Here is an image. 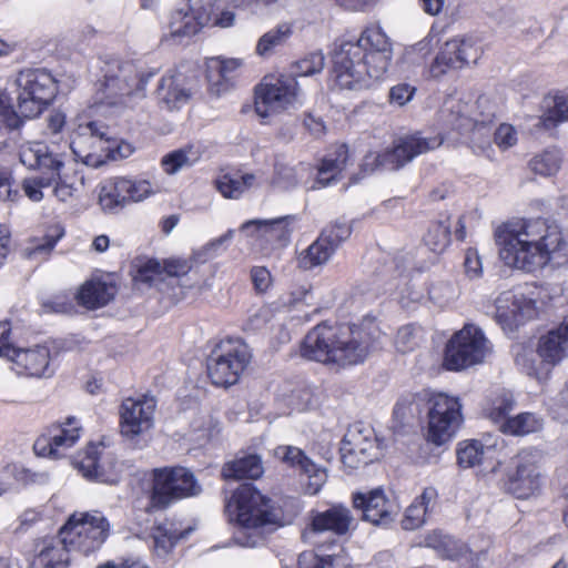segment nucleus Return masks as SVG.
<instances>
[{"label":"nucleus","instance_id":"30","mask_svg":"<svg viewBox=\"0 0 568 568\" xmlns=\"http://www.w3.org/2000/svg\"><path fill=\"white\" fill-rule=\"evenodd\" d=\"M355 526V519L348 507L343 504H333L327 509L316 511L312 516L311 531L303 535L308 538L310 534L329 531L337 536L349 532Z\"/></svg>","mask_w":568,"mask_h":568},{"label":"nucleus","instance_id":"7","mask_svg":"<svg viewBox=\"0 0 568 568\" xmlns=\"http://www.w3.org/2000/svg\"><path fill=\"white\" fill-rule=\"evenodd\" d=\"M226 511L240 527L234 534V542L241 547L254 548L264 540L268 529L278 525L271 500L251 484L241 485L226 503Z\"/></svg>","mask_w":568,"mask_h":568},{"label":"nucleus","instance_id":"34","mask_svg":"<svg viewBox=\"0 0 568 568\" xmlns=\"http://www.w3.org/2000/svg\"><path fill=\"white\" fill-rule=\"evenodd\" d=\"M115 294L116 287L113 283L93 278L81 285L75 298L85 308L97 310L109 304Z\"/></svg>","mask_w":568,"mask_h":568},{"label":"nucleus","instance_id":"17","mask_svg":"<svg viewBox=\"0 0 568 568\" xmlns=\"http://www.w3.org/2000/svg\"><path fill=\"white\" fill-rule=\"evenodd\" d=\"M108 128L92 121L87 114H79L72 121L70 149L77 161L85 165L98 166L108 143Z\"/></svg>","mask_w":568,"mask_h":568},{"label":"nucleus","instance_id":"3","mask_svg":"<svg viewBox=\"0 0 568 568\" xmlns=\"http://www.w3.org/2000/svg\"><path fill=\"white\" fill-rule=\"evenodd\" d=\"M393 44L379 24L367 26L356 41H342L333 55V79L341 89L359 90L384 79Z\"/></svg>","mask_w":568,"mask_h":568},{"label":"nucleus","instance_id":"45","mask_svg":"<svg viewBox=\"0 0 568 568\" xmlns=\"http://www.w3.org/2000/svg\"><path fill=\"white\" fill-rule=\"evenodd\" d=\"M544 427V419L536 413L524 412L503 423L501 433L510 436H527L538 433Z\"/></svg>","mask_w":568,"mask_h":568},{"label":"nucleus","instance_id":"12","mask_svg":"<svg viewBox=\"0 0 568 568\" xmlns=\"http://www.w3.org/2000/svg\"><path fill=\"white\" fill-rule=\"evenodd\" d=\"M151 480L148 510L166 508L178 500L197 496L202 490L194 474L182 466L155 468Z\"/></svg>","mask_w":568,"mask_h":568},{"label":"nucleus","instance_id":"58","mask_svg":"<svg viewBox=\"0 0 568 568\" xmlns=\"http://www.w3.org/2000/svg\"><path fill=\"white\" fill-rule=\"evenodd\" d=\"M134 280L150 285L163 281L162 263L158 260L145 261L139 266Z\"/></svg>","mask_w":568,"mask_h":568},{"label":"nucleus","instance_id":"63","mask_svg":"<svg viewBox=\"0 0 568 568\" xmlns=\"http://www.w3.org/2000/svg\"><path fill=\"white\" fill-rule=\"evenodd\" d=\"M134 151L131 143L120 140H111L108 135V143L103 149V153L111 156L113 160L129 158Z\"/></svg>","mask_w":568,"mask_h":568},{"label":"nucleus","instance_id":"53","mask_svg":"<svg viewBox=\"0 0 568 568\" xmlns=\"http://www.w3.org/2000/svg\"><path fill=\"white\" fill-rule=\"evenodd\" d=\"M300 568H351L346 556H321L315 551H304L298 556Z\"/></svg>","mask_w":568,"mask_h":568},{"label":"nucleus","instance_id":"42","mask_svg":"<svg viewBox=\"0 0 568 568\" xmlns=\"http://www.w3.org/2000/svg\"><path fill=\"white\" fill-rule=\"evenodd\" d=\"M201 154L202 152L199 145L187 144L163 155L160 164L166 174L173 175L182 169L195 164L200 160Z\"/></svg>","mask_w":568,"mask_h":568},{"label":"nucleus","instance_id":"33","mask_svg":"<svg viewBox=\"0 0 568 568\" xmlns=\"http://www.w3.org/2000/svg\"><path fill=\"white\" fill-rule=\"evenodd\" d=\"M498 446V438L485 435L480 439L463 440L457 446V463L462 468H473L491 458Z\"/></svg>","mask_w":568,"mask_h":568},{"label":"nucleus","instance_id":"19","mask_svg":"<svg viewBox=\"0 0 568 568\" xmlns=\"http://www.w3.org/2000/svg\"><path fill=\"white\" fill-rule=\"evenodd\" d=\"M82 424L69 416L64 420L48 427L45 433L37 438L33 448L38 456L59 459L65 457L82 436Z\"/></svg>","mask_w":568,"mask_h":568},{"label":"nucleus","instance_id":"26","mask_svg":"<svg viewBox=\"0 0 568 568\" xmlns=\"http://www.w3.org/2000/svg\"><path fill=\"white\" fill-rule=\"evenodd\" d=\"M274 457L287 465L298 469L306 476L305 491L308 495H316L327 480L324 468L317 466L305 453L295 446L281 445L274 449Z\"/></svg>","mask_w":568,"mask_h":568},{"label":"nucleus","instance_id":"56","mask_svg":"<svg viewBox=\"0 0 568 568\" xmlns=\"http://www.w3.org/2000/svg\"><path fill=\"white\" fill-rule=\"evenodd\" d=\"M52 186L49 174L27 178L22 181L21 187L24 195L32 202H40L43 199V189Z\"/></svg>","mask_w":568,"mask_h":568},{"label":"nucleus","instance_id":"59","mask_svg":"<svg viewBox=\"0 0 568 568\" xmlns=\"http://www.w3.org/2000/svg\"><path fill=\"white\" fill-rule=\"evenodd\" d=\"M457 296L456 287L449 282H438L428 290V297L435 304L444 306Z\"/></svg>","mask_w":568,"mask_h":568},{"label":"nucleus","instance_id":"54","mask_svg":"<svg viewBox=\"0 0 568 568\" xmlns=\"http://www.w3.org/2000/svg\"><path fill=\"white\" fill-rule=\"evenodd\" d=\"M425 245L434 253H443L450 243V225L447 222L433 223L424 236Z\"/></svg>","mask_w":568,"mask_h":568},{"label":"nucleus","instance_id":"22","mask_svg":"<svg viewBox=\"0 0 568 568\" xmlns=\"http://www.w3.org/2000/svg\"><path fill=\"white\" fill-rule=\"evenodd\" d=\"M341 457L348 468L368 465L377 458V443L372 429L351 427L341 444Z\"/></svg>","mask_w":568,"mask_h":568},{"label":"nucleus","instance_id":"41","mask_svg":"<svg viewBox=\"0 0 568 568\" xmlns=\"http://www.w3.org/2000/svg\"><path fill=\"white\" fill-rule=\"evenodd\" d=\"M332 247L326 235H318L307 248L300 253L297 257L298 267L305 271L322 267L335 254Z\"/></svg>","mask_w":568,"mask_h":568},{"label":"nucleus","instance_id":"62","mask_svg":"<svg viewBox=\"0 0 568 568\" xmlns=\"http://www.w3.org/2000/svg\"><path fill=\"white\" fill-rule=\"evenodd\" d=\"M465 274L469 280H478L483 276V262L475 248H468L464 258Z\"/></svg>","mask_w":568,"mask_h":568},{"label":"nucleus","instance_id":"28","mask_svg":"<svg viewBox=\"0 0 568 568\" xmlns=\"http://www.w3.org/2000/svg\"><path fill=\"white\" fill-rule=\"evenodd\" d=\"M243 65L239 58L213 57L206 61L207 91L213 97H221L230 92Z\"/></svg>","mask_w":568,"mask_h":568},{"label":"nucleus","instance_id":"47","mask_svg":"<svg viewBox=\"0 0 568 568\" xmlns=\"http://www.w3.org/2000/svg\"><path fill=\"white\" fill-rule=\"evenodd\" d=\"M98 202L103 212L113 213L126 205L120 178L103 181L98 187Z\"/></svg>","mask_w":568,"mask_h":568},{"label":"nucleus","instance_id":"50","mask_svg":"<svg viewBox=\"0 0 568 568\" xmlns=\"http://www.w3.org/2000/svg\"><path fill=\"white\" fill-rule=\"evenodd\" d=\"M120 182L125 203L141 202L159 192L158 186L145 179L120 176Z\"/></svg>","mask_w":568,"mask_h":568},{"label":"nucleus","instance_id":"61","mask_svg":"<svg viewBox=\"0 0 568 568\" xmlns=\"http://www.w3.org/2000/svg\"><path fill=\"white\" fill-rule=\"evenodd\" d=\"M494 141L500 150H508L518 142L517 131L511 124L503 123L495 131Z\"/></svg>","mask_w":568,"mask_h":568},{"label":"nucleus","instance_id":"23","mask_svg":"<svg viewBox=\"0 0 568 568\" xmlns=\"http://www.w3.org/2000/svg\"><path fill=\"white\" fill-rule=\"evenodd\" d=\"M353 505L362 510L363 519L374 525H388L400 511L397 499L387 496L382 488L353 495Z\"/></svg>","mask_w":568,"mask_h":568},{"label":"nucleus","instance_id":"39","mask_svg":"<svg viewBox=\"0 0 568 568\" xmlns=\"http://www.w3.org/2000/svg\"><path fill=\"white\" fill-rule=\"evenodd\" d=\"M437 497L438 493L434 487H426L407 507L402 521L403 528L413 530L422 526L425 523L427 513L433 509Z\"/></svg>","mask_w":568,"mask_h":568},{"label":"nucleus","instance_id":"5","mask_svg":"<svg viewBox=\"0 0 568 568\" xmlns=\"http://www.w3.org/2000/svg\"><path fill=\"white\" fill-rule=\"evenodd\" d=\"M17 88V108L8 93H0V123L9 131L19 130L26 120L38 118L57 98L59 81L45 68H26L13 79Z\"/></svg>","mask_w":568,"mask_h":568},{"label":"nucleus","instance_id":"20","mask_svg":"<svg viewBox=\"0 0 568 568\" xmlns=\"http://www.w3.org/2000/svg\"><path fill=\"white\" fill-rule=\"evenodd\" d=\"M156 400L153 396L141 395L123 399L120 408V433L128 439H134L148 433L154 426Z\"/></svg>","mask_w":568,"mask_h":568},{"label":"nucleus","instance_id":"64","mask_svg":"<svg viewBox=\"0 0 568 568\" xmlns=\"http://www.w3.org/2000/svg\"><path fill=\"white\" fill-rule=\"evenodd\" d=\"M416 93V88L408 83L394 85L389 91V101L398 106L407 104Z\"/></svg>","mask_w":568,"mask_h":568},{"label":"nucleus","instance_id":"2","mask_svg":"<svg viewBox=\"0 0 568 568\" xmlns=\"http://www.w3.org/2000/svg\"><path fill=\"white\" fill-rule=\"evenodd\" d=\"M500 260L509 267L532 273L567 257V244L557 226L545 221L515 220L495 232Z\"/></svg>","mask_w":568,"mask_h":568},{"label":"nucleus","instance_id":"4","mask_svg":"<svg viewBox=\"0 0 568 568\" xmlns=\"http://www.w3.org/2000/svg\"><path fill=\"white\" fill-rule=\"evenodd\" d=\"M381 335L382 332L374 321H364L358 325L323 323L307 333L301 354L325 365H357L379 346Z\"/></svg>","mask_w":568,"mask_h":568},{"label":"nucleus","instance_id":"32","mask_svg":"<svg viewBox=\"0 0 568 568\" xmlns=\"http://www.w3.org/2000/svg\"><path fill=\"white\" fill-rule=\"evenodd\" d=\"M348 148L345 144L335 146L320 162L316 178L310 189L326 187L336 183L348 164Z\"/></svg>","mask_w":568,"mask_h":568},{"label":"nucleus","instance_id":"13","mask_svg":"<svg viewBox=\"0 0 568 568\" xmlns=\"http://www.w3.org/2000/svg\"><path fill=\"white\" fill-rule=\"evenodd\" d=\"M110 534L108 519L98 510L75 511L59 529V536L69 550L90 555L105 542Z\"/></svg>","mask_w":568,"mask_h":568},{"label":"nucleus","instance_id":"35","mask_svg":"<svg viewBox=\"0 0 568 568\" xmlns=\"http://www.w3.org/2000/svg\"><path fill=\"white\" fill-rule=\"evenodd\" d=\"M103 450V445L90 444L77 456L73 464L84 478L103 483L108 481Z\"/></svg>","mask_w":568,"mask_h":568},{"label":"nucleus","instance_id":"49","mask_svg":"<svg viewBox=\"0 0 568 568\" xmlns=\"http://www.w3.org/2000/svg\"><path fill=\"white\" fill-rule=\"evenodd\" d=\"M293 33L292 27L282 23L264 33L257 41L256 53L260 57H270L274 51L283 47Z\"/></svg>","mask_w":568,"mask_h":568},{"label":"nucleus","instance_id":"11","mask_svg":"<svg viewBox=\"0 0 568 568\" xmlns=\"http://www.w3.org/2000/svg\"><path fill=\"white\" fill-rule=\"evenodd\" d=\"M252 359L248 345L241 338H224L206 358V372L212 384L220 387L235 385Z\"/></svg>","mask_w":568,"mask_h":568},{"label":"nucleus","instance_id":"60","mask_svg":"<svg viewBox=\"0 0 568 568\" xmlns=\"http://www.w3.org/2000/svg\"><path fill=\"white\" fill-rule=\"evenodd\" d=\"M73 308L72 300L65 294L54 295L41 304V310L45 314H69Z\"/></svg>","mask_w":568,"mask_h":568},{"label":"nucleus","instance_id":"43","mask_svg":"<svg viewBox=\"0 0 568 568\" xmlns=\"http://www.w3.org/2000/svg\"><path fill=\"white\" fill-rule=\"evenodd\" d=\"M564 163L562 152L557 148H547L529 160V169L541 178H551L559 173Z\"/></svg>","mask_w":568,"mask_h":568},{"label":"nucleus","instance_id":"36","mask_svg":"<svg viewBox=\"0 0 568 568\" xmlns=\"http://www.w3.org/2000/svg\"><path fill=\"white\" fill-rule=\"evenodd\" d=\"M424 545L434 549L438 556L446 559L459 560L462 558H469L473 560V556H475L476 560H479V557L483 555V551L474 554L465 545L440 531L428 534L424 539Z\"/></svg>","mask_w":568,"mask_h":568},{"label":"nucleus","instance_id":"6","mask_svg":"<svg viewBox=\"0 0 568 568\" xmlns=\"http://www.w3.org/2000/svg\"><path fill=\"white\" fill-rule=\"evenodd\" d=\"M102 79L94 84L89 109L109 114L130 106L144 97L150 75L140 71L135 63L112 59L101 68Z\"/></svg>","mask_w":568,"mask_h":568},{"label":"nucleus","instance_id":"37","mask_svg":"<svg viewBox=\"0 0 568 568\" xmlns=\"http://www.w3.org/2000/svg\"><path fill=\"white\" fill-rule=\"evenodd\" d=\"M313 174L310 163L301 162L297 165H288L276 162L272 185L280 190H292L298 185H307Z\"/></svg>","mask_w":568,"mask_h":568},{"label":"nucleus","instance_id":"15","mask_svg":"<svg viewBox=\"0 0 568 568\" xmlns=\"http://www.w3.org/2000/svg\"><path fill=\"white\" fill-rule=\"evenodd\" d=\"M462 409L459 397L446 393L434 394L428 400L427 440L436 446L452 440L464 422Z\"/></svg>","mask_w":568,"mask_h":568},{"label":"nucleus","instance_id":"44","mask_svg":"<svg viewBox=\"0 0 568 568\" xmlns=\"http://www.w3.org/2000/svg\"><path fill=\"white\" fill-rule=\"evenodd\" d=\"M263 474L261 458L256 455H247L229 462L223 466L222 475L225 479H255Z\"/></svg>","mask_w":568,"mask_h":568},{"label":"nucleus","instance_id":"14","mask_svg":"<svg viewBox=\"0 0 568 568\" xmlns=\"http://www.w3.org/2000/svg\"><path fill=\"white\" fill-rule=\"evenodd\" d=\"M493 354V345L476 325L467 324L456 332L445 347L443 365L458 372L483 364Z\"/></svg>","mask_w":568,"mask_h":568},{"label":"nucleus","instance_id":"16","mask_svg":"<svg viewBox=\"0 0 568 568\" xmlns=\"http://www.w3.org/2000/svg\"><path fill=\"white\" fill-rule=\"evenodd\" d=\"M11 326L0 322V356L12 363V369L21 376L43 377L49 371L51 354L47 344L16 347L9 342Z\"/></svg>","mask_w":568,"mask_h":568},{"label":"nucleus","instance_id":"46","mask_svg":"<svg viewBox=\"0 0 568 568\" xmlns=\"http://www.w3.org/2000/svg\"><path fill=\"white\" fill-rule=\"evenodd\" d=\"M544 113L539 121L540 125L550 130L558 123L568 121V95L557 94L554 97H546L542 102Z\"/></svg>","mask_w":568,"mask_h":568},{"label":"nucleus","instance_id":"18","mask_svg":"<svg viewBox=\"0 0 568 568\" xmlns=\"http://www.w3.org/2000/svg\"><path fill=\"white\" fill-rule=\"evenodd\" d=\"M540 455L534 449H521L510 459L506 488L515 497L527 499L537 495L542 486Z\"/></svg>","mask_w":568,"mask_h":568},{"label":"nucleus","instance_id":"31","mask_svg":"<svg viewBox=\"0 0 568 568\" xmlns=\"http://www.w3.org/2000/svg\"><path fill=\"white\" fill-rule=\"evenodd\" d=\"M69 549L58 537H43L34 542V556L31 568H68Z\"/></svg>","mask_w":568,"mask_h":568},{"label":"nucleus","instance_id":"10","mask_svg":"<svg viewBox=\"0 0 568 568\" xmlns=\"http://www.w3.org/2000/svg\"><path fill=\"white\" fill-rule=\"evenodd\" d=\"M18 155L26 168L49 174L53 194L59 201L68 202L75 195V174L67 170L63 154L54 152L43 142L30 141L19 146Z\"/></svg>","mask_w":568,"mask_h":568},{"label":"nucleus","instance_id":"52","mask_svg":"<svg viewBox=\"0 0 568 568\" xmlns=\"http://www.w3.org/2000/svg\"><path fill=\"white\" fill-rule=\"evenodd\" d=\"M254 174H223L216 181L217 190L224 197L236 199L254 184Z\"/></svg>","mask_w":568,"mask_h":568},{"label":"nucleus","instance_id":"38","mask_svg":"<svg viewBox=\"0 0 568 568\" xmlns=\"http://www.w3.org/2000/svg\"><path fill=\"white\" fill-rule=\"evenodd\" d=\"M516 399L513 392L501 388L491 393L483 405L484 415L494 424L498 425L501 432L504 422L510 418L508 415L515 408Z\"/></svg>","mask_w":568,"mask_h":568},{"label":"nucleus","instance_id":"9","mask_svg":"<svg viewBox=\"0 0 568 568\" xmlns=\"http://www.w3.org/2000/svg\"><path fill=\"white\" fill-rule=\"evenodd\" d=\"M305 97V84L295 77H265L254 90V111L268 123L271 118L303 105Z\"/></svg>","mask_w":568,"mask_h":568},{"label":"nucleus","instance_id":"48","mask_svg":"<svg viewBox=\"0 0 568 568\" xmlns=\"http://www.w3.org/2000/svg\"><path fill=\"white\" fill-rule=\"evenodd\" d=\"M64 227L60 223H52L45 227L41 236L34 237L26 248L29 257L47 256L64 236Z\"/></svg>","mask_w":568,"mask_h":568},{"label":"nucleus","instance_id":"25","mask_svg":"<svg viewBox=\"0 0 568 568\" xmlns=\"http://www.w3.org/2000/svg\"><path fill=\"white\" fill-rule=\"evenodd\" d=\"M211 20V12L204 7L184 4L169 17L164 39L181 42L184 38L196 34Z\"/></svg>","mask_w":568,"mask_h":568},{"label":"nucleus","instance_id":"27","mask_svg":"<svg viewBox=\"0 0 568 568\" xmlns=\"http://www.w3.org/2000/svg\"><path fill=\"white\" fill-rule=\"evenodd\" d=\"M537 314L536 302L527 298L521 292L506 291L496 300V321L504 329H513Z\"/></svg>","mask_w":568,"mask_h":568},{"label":"nucleus","instance_id":"24","mask_svg":"<svg viewBox=\"0 0 568 568\" xmlns=\"http://www.w3.org/2000/svg\"><path fill=\"white\" fill-rule=\"evenodd\" d=\"M294 216L285 215L267 220H251L241 226V231L262 248L284 246L292 233Z\"/></svg>","mask_w":568,"mask_h":568},{"label":"nucleus","instance_id":"40","mask_svg":"<svg viewBox=\"0 0 568 568\" xmlns=\"http://www.w3.org/2000/svg\"><path fill=\"white\" fill-rule=\"evenodd\" d=\"M186 534V530H179L175 524L170 520H164L154 525L151 530L154 554L158 557L168 556L178 541L184 538Z\"/></svg>","mask_w":568,"mask_h":568},{"label":"nucleus","instance_id":"57","mask_svg":"<svg viewBox=\"0 0 568 568\" xmlns=\"http://www.w3.org/2000/svg\"><path fill=\"white\" fill-rule=\"evenodd\" d=\"M352 234V226L346 221H335L323 229L320 235H326L328 244L336 252L339 245Z\"/></svg>","mask_w":568,"mask_h":568},{"label":"nucleus","instance_id":"8","mask_svg":"<svg viewBox=\"0 0 568 568\" xmlns=\"http://www.w3.org/2000/svg\"><path fill=\"white\" fill-rule=\"evenodd\" d=\"M534 352L519 346L515 353L518 369L538 384L544 385L550 378L552 369L568 358V316L541 334Z\"/></svg>","mask_w":568,"mask_h":568},{"label":"nucleus","instance_id":"51","mask_svg":"<svg viewBox=\"0 0 568 568\" xmlns=\"http://www.w3.org/2000/svg\"><path fill=\"white\" fill-rule=\"evenodd\" d=\"M424 339V329L417 324L400 326L394 337V346L402 354L415 351Z\"/></svg>","mask_w":568,"mask_h":568},{"label":"nucleus","instance_id":"29","mask_svg":"<svg viewBox=\"0 0 568 568\" xmlns=\"http://www.w3.org/2000/svg\"><path fill=\"white\" fill-rule=\"evenodd\" d=\"M192 89L189 78L183 72L172 70L161 78L156 97L163 108L170 111L179 110L191 99Z\"/></svg>","mask_w":568,"mask_h":568},{"label":"nucleus","instance_id":"1","mask_svg":"<svg viewBox=\"0 0 568 568\" xmlns=\"http://www.w3.org/2000/svg\"><path fill=\"white\" fill-rule=\"evenodd\" d=\"M471 108L458 99H447L439 112L440 132L435 135L415 132L396 139L392 148L369 151L361 162V170L365 174L377 170H398L416 156L438 149L445 141H455L458 135L473 129L479 131L484 120L473 118Z\"/></svg>","mask_w":568,"mask_h":568},{"label":"nucleus","instance_id":"55","mask_svg":"<svg viewBox=\"0 0 568 568\" xmlns=\"http://www.w3.org/2000/svg\"><path fill=\"white\" fill-rule=\"evenodd\" d=\"M325 65V57L321 51H314L294 64L295 72L291 74L297 80L321 73Z\"/></svg>","mask_w":568,"mask_h":568},{"label":"nucleus","instance_id":"21","mask_svg":"<svg viewBox=\"0 0 568 568\" xmlns=\"http://www.w3.org/2000/svg\"><path fill=\"white\" fill-rule=\"evenodd\" d=\"M479 57L480 48L470 39L448 40L429 65V77L440 79L453 71L463 69L471 62H476Z\"/></svg>","mask_w":568,"mask_h":568}]
</instances>
